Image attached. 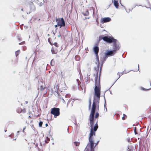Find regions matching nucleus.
Returning a JSON list of instances; mask_svg holds the SVG:
<instances>
[{"label":"nucleus","mask_w":151,"mask_h":151,"mask_svg":"<svg viewBox=\"0 0 151 151\" xmlns=\"http://www.w3.org/2000/svg\"><path fill=\"white\" fill-rule=\"evenodd\" d=\"M103 63L101 65L100 68V72L99 78H98V72L96 73V75L95 78L94 88V93L93 96V99L98 100V104H99L100 98L101 93V86L100 85V75L101 66Z\"/></svg>","instance_id":"obj_1"},{"label":"nucleus","mask_w":151,"mask_h":151,"mask_svg":"<svg viewBox=\"0 0 151 151\" xmlns=\"http://www.w3.org/2000/svg\"><path fill=\"white\" fill-rule=\"evenodd\" d=\"M113 50H106L105 52V56L106 57H109L114 55L116 53L117 51L119 50L120 47L119 42L116 39V40L112 42Z\"/></svg>","instance_id":"obj_2"},{"label":"nucleus","mask_w":151,"mask_h":151,"mask_svg":"<svg viewBox=\"0 0 151 151\" xmlns=\"http://www.w3.org/2000/svg\"><path fill=\"white\" fill-rule=\"evenodd\" d=\"M98 103V100L93 99L92 105V108L89 118V121L91 123H92V121L94 122V115L95 113L96 109H99V105H98V106H96Z\"/></svg>","instance_id":"obj_3"},{"label":"nucleus","mask_w":151,"mask_h":151,"mask_svg":"<svg viewBox=\"0 0 151 151\" xmlns=\"http://www.w3.org/2000/svg\"><path fill=\"white\" fill-rule=\"evenodd\" d=\"M102 39L109 44L112 43V42H114V40H116L112 36H104L103 35H101L99 36V40L96 43L97 44V45H99V42Z\"/></svg>","instance_id":"obj_4"},{"label":"nucleus","mask_w":151,"mask_h":151,"mask_svg":"<svg viewBox=\"0 0 151 151\" xmlns=\"http://www.w3.org/2000/svg\"><path fill=\"white\" fill-rule=\"evenodd\" d=\"M50 113L54 115L55 118H56L60 114V109L58 108L54 107L51 109Z\"/></svg>","instance_id":"obj_5"},{"label":"nucleus","mask_w":151,"mask_h":151,"mask_svg":"<svg viewBox=\"0 0 151 151\" xmlns=\"http://www.w3.org/2000/svg\"><path fill=\"white\" fill-rule=\"evenodd\" d=\"M89 143L88 144L87 146L85 148L84 151H89V149L87 148L88 145H89L90 146V151H94V148L96 146H94V143L93 140H89Z\"/></svg>","instance_id":"obj_6"},{"label":"nucleus","mask_w":151,"mask_h":151,"mask_svg":"<svg viewBox=\"0 0 151 151\" xmlns=\"http://www.w3.org/2000/svg\"><path fill=\"white\" fill-rule=\"evenodd\" d=\"M90 126L91 128L90 131V133L89 134V140H93V128L94 125V122L92 121V123L90 122Z\"/></svg>","instance_id":"obj_7"},{"label":"nucleus","mask_w":151,"mask_h":151,"mask_svg":"<svg viewBox=\"0 0 151 151\" xmlns=\"http://www.w3.org/2000/svg\"><path fill=\"white\" fill-rule=\"evenodd\" d=\"M56 22L59 24H61L62 25H60V28L62 27H64L65 26V23L64 19L63 18H62L60 19L59 18L57 19L56 18Z\"/></svg>","instance_id":"obj_8"},{"label":"nucleus","mask_w":151,"mask_h":151,"mask_svg":"<svg viewBox=\"0 0 151 151\" xmlns=\"http://www.w3.org/2000/svg\"><path fill=\"white\" fill-rule=\"evenodd\" d=\"M96 56V64L97 65V68H95V69L96 70V71L97 72H98L99 66H100V63H99V57L98 55V53L95 54Z\"/></svg>","instance_id":"obj_9"},{"label":"nucleus","mask_w":151,"mask_h":151,"mask_svg":"<svg viewBox=\"0 0 151 151\" xmlns=\"http://www.w3.org/2000/svg\"><path fill=\"white\" fill-rule=\"evenodd\" d=\"M29 8L30 9L29 13L32 12H34L35 11V7L32 2H30L29 3Z\"/></svg>","instance_id":"obj_10"},{"label":"nucleus","mask_w":151,"mask_h":151,"mask_svg":"<svg viewBox=\"0 0 151 151\" xmlns=\"http://www.w3.org/2000/svg\"><path fill=\"white\" fill-rule=\"evenodd\" d=\"M111 18L110 17H104L101 18L100 20V22L103 24L110 21L111 20Z\"/></svg>","instance_id":"obj_11"},{"label":"nucleus","mask_w":151,"mask_h":151,"mask_svg":"<svg viewBox=\"0 0 151 151\" xmlns=\"http://www.w3.org/2000/svg\"><path fill=\"white\" fill-rule=\"evenodd\" d=\"M95 46H94L93 48V50L95 54H97L99 53V48L98 46L99 45H97V44H95Z\"/></svg>","instance_id":"obj_12"},{"label":"nucleus","mask_w":151,"mask_h":151,"mask_svg":"<svg viewBox=\"0 0 151 151\" xmlns=\"http://www.w3.org/2000/svg\"><path fill=\"white\" fill-rule=\"evenodd\" d=\"M98 120H97L96 123L95 124L94 126H93V135H95V132L96 131L98 128V125L97 124L98 123Z\"/></svg>","instance_id":"obj_13"},{"label":"nucleus","mask_w":151,"mask_h":151,"mask_svg":"<svg viewBox=\"0 0 151 151\" xmlns=\"http://www.w3.org/2000/svg\"><path fill=\"white\" fill-rule=\"evenodd\" d=\"M138 69L137 70H137H131L129 71L128 72H126L125 71V70H124V71L122 72V73L118 72V73H117V75H118V74L119 75V77L118 78V79H117V80L120 78V77L122 75H123L124 74H126V73H128L129 72V71H137L138 70H139V64H138Z\"/></svg>","instance_id":"obj_14"},{"label":"nucleus","mask_w":151,"mask_h":151,"mask_svg":"<svg viewBox=\"0 0 151 151\" xmlns=\"http://www.w3.org/2000/svg\"><path fill=\"white\" fill-rule=\"evenodd\" d=\"M61 48H60L58 50L57 49H55V50H54L53 47H52L51 50L52 53L53 54H56L58 52V51H61Z\"/></svg>","instance_id":"obj_15"},{"label":"nucleus","mask_w":151,"mask_h":151,"mask_svg":"<svg viewBox=\"0 0 151 151\" xmlns=\"http://www.w3.org/2000/svg\"><path fill=\"white\" fill-rule=\"evenodd\" d=\"M113 4L114 6L117 9L118 8L119 4L118 2H117V1H114Z\"/></svg>","instance_id":"obj_16"},{"label":"nucleus","mask_w":151,"mask_h":151,"mask_svg":"<svg viewBox=\"0 0 151 151\" xmlns=\"http://www.w3.org/2000/svg\"><path fill=\"white\" fill-rule=\"evenodd\" d=\"M84 16H87L89 15V12L88 10H86V11L82 12Z\"/></svg>","instance_id":"obj_17"},{"label":"nucleus","mask_w":151,"mask_h":151,"mask_svg":"<svg viewBox=\"0 0 151 151\" xmlns=\"http://www.w3.org/2000/svg\"><path fill=\"white\" fill-rule=\"evenodd\" d=\"M91 98H90L89 99V105H88V110H90L91 108Z\"/></svg>","instance_id":"obj_18"},{"label":"nucleus","mask_w":151,"mask_h":151,"mask_svg":"<svg viewBox=\"0 0 151 151\" xmlns=\"http://www.w3.org/2000/svg\"><path fill=\"white\" fill-rule=\"evenodd\" d=\"M99 113L98 112H97L96 113L95 116H94V121L96 119L99 117Z\"/></svg>","instance_id":"obj_19"},{"label":"nucleus","mask_w":151,"mask_h":151,"mask_svg":"<svg viewBox=\"0 0 151 151\" xmlns=\"http://www.w3.org/2000/svg\"><path fill=\"white\" fill-rule=\"evenodd\" d=\"M50 64L52 66H53L54 65L55 62H54V60L53 59H52L51 60V61L50 62Z\"/></svg>","instance_id":"obj_20"},{"label":"nucleus","mask_w":151,"mask_h":151,"mask_svg":"<svg viewBox=\"0 0 151 151\" xmlns=\"http://www.w3.org/2000/svg\"><path fill=\"white\" fill-rule=\"evenodd\" d=\"M105 93V92H104V102H105L104 104V107L105 109L106 108V111H107V108H106V103L105 98V97L104 96Z\"/></svg>","instance_id":"obj_21"},{"label":"nucleus","mask_w":151,"mask_h":151,"mask_svg":"<svg viewBox=\"0 0 151 151\" xmlns=\"http://www.w3.org/2000/svg\"><path fill=\"white\" fill-rule=\"evenodd\" d=\"M22 111L23 109L20 108L19 109L17 110V112L18 113H21V112H22Z\"/></svg>","instance_id":"obj_22"},{"label":"nucleus","mask_w":151,"mask_h":151,"mask_svg":"<svg viewBox=\"0 0 151 151\" xmlns=\"http://www.w3.org/2000/svg\"><path fill=\"white\" fill-rule=\"evenodd\" d=\"M20 52V51L19 50H18L15 52V55L16 57H17L19 54Z\"/></svg>","instance_id":"obj_23"},{"label":"nucleus","mask_w":151,"mask_h":151,"mask_svg":"<svg viewBox=\"0 0 151 151\" xmlns=\"http://www.w3.org/2000/svg\"><path fill=\"white\" fill-rule=\"evenodd\" d=\"M73 143L76 146H79L80 144V142H74Z\"/></svg>","instance_id":"obj_24"},{"label":"nucleus","mask_w":151,"mask_h":151,"mask_svg":"<svg viewBox=\"0 0 151 151\" xmlns=\"http://www.w3.org/2000/svg\"><path fill=\"white\" fill-rule=\"evenodd\" d=\"M43 124V122L42 121H40L39 123V126L40 127H42Z\"/></svg>","instance_id":"obj_25"},{"label":"nucleus","mask_w":151,"mask_h":151,"mask_svg":"<svg viewBox=\"0 0 151 151\" xmlns=\"http://www.w3.org/2000/svg\"><path fill=\"white\" fill-rule=\"evenodd\" d=\"M75 58H76V60H77V61H79L80 59V57L77 56H76L75 57Z\"/></svg>","instance_id":"obj_26"},{"label":"nucleus","mask_w":151,"mask_h":151,"mask_svg":"<svg viewBox=\"0 0 151 151\" xmlns=\"http://www.w3.org/2000/svg\"><path fill=\"white\" fill-rule=\"evenodd\" d=\"M53 45H55L56 47H59V45H58V44L56 42H54L53 44Z\"/></svg>","instance_id":"obj_27"},{"label":"nucleus","mask_w":151,"mask_h":151,"mask_svg":"<svg viewBox=\"0 0 151 151\" xmlns=\"http://www.w3.org/2000/svg\"><path fill=\"white\" fill-rule=\"evenodd\" d=\"M70 95L69 94H67L65 96V98H69L70 97Z\"/></svg>","instance_id":"obj_28"},{"label":"nucleus","mask_w":151,"mask_h":151,"mask_svg":"<svg viewBox=\"0 0 151 151\" xmlns=\"http://www.w3.org/2000/svg\"><path fill=\"white\" fill-rule=\"evenodd\" d=\"M137 129V128L136 127L134 128V132L135 134H137V132H136V130Z\"/></svg>","instance_id":"obj_29"},{"label":"nucleus","mask_w":151,"mask_h":151,"mask_svg":"<svg viewBox=\"0 0 151 151\" xmlns=\"http://www.w3.org/2000/svg\"><path fill=\"white\" fill-rule=\"evenodd\" d=\"M71 99H70L68 101V102L67 103V107L68 106V105L69 104V103L71 102Z\"/></svg>","instance_id":"obj_30"},{"label":"nucleus","mask_w":151,"mask_h":151,"mask_svg":"<svg viewBox=\"0 0 151 151\" xmlns=\"http://www.w3.org/2000/svg\"><path fill=\"white\" fill-rule=\"evenodd\" d=\"M60 98L63 101V102L64 103H65V101L64 100V99H63V98L62 97H60Z\"/></svg>","instance_id":"obj_31"},{"label":"nucleus","mask_w":151,"mask_h":151,"mask_svg":"<svg viewBox=\"0 0 151 151\" xmlns=\"http://www.w3.org/2000/svg\"><path fill=\"white\" fill-rule=\"evenodd\" d=\"M40 88L41 90V91H42L45 89V87H44L43 86H41L40 87Z\"/></svg>","instance_id":"obj_32"},{"label":"nucleus","mask_w":151,"mask_h":151,"mask_svg":"<svg viewBox=\"0 0 151 151\" xmlns=\"http://www.w3.org/2000/svg\"><path fill=\"white\" fill-rule=\"evenodd\" d=\"M130 147H128V150H127V151H133V150L130 148Z\"/></svg>","instance_id":"obj_33"},{"label":"nucleus","mask_w":151,"mask_h":151,"mask_svg":"<svg viewBox=\"0 0 151 151\" xmlns=\"http://www.w3.org/2000/svg\"><path fill=\"white\" fill-rule=\"evenodd\" d=\"M108 57H106V56H105L104 57V58L103 61H105L106 60V59L108 58Z\"/></svg>","instance_id":"obj_34"},{"label":"nucleus","mask_w":151,"mask_h":151,"mask_svg":"<svg viewBox=\"0 0 151 151\" xmlns=\"http://www.w3.org/2000/svg\"><path fill=\"white\" fill-rule=\"evenodd\" d=\"M85 79L86 80V82H87L88 81H89V82L90 81V80H89V79H88V78L87 77Z\"/></svg>","instance_id":"obj_35"},{"label":"nucleus","mask_w":151,"mask_h":151,"mask_svg":"<svg viewBox=\"0 0 151 151\" xmlns=\"http://www.w3.org/2000/svg\"><path fill=\"white\" fill-rule=\"evenodd\" d=\"M48 40V42L51 45H52V44L51 43V41H50V39L49 38Z\"/></svg>","instance_id":"obj_36"},{"label":"nucleus","mask_w":151,"mask_h":151,"mask_svg":"<svg viewBox=\"0 0 151 151\" xmlns=\"http://www.w3.org/2000/svg\"><path fill=\"white\" fill-rule=\"evenodd\" d=\"M60 25H61V24H59V23H57V24L55 25V27L56 28L58 26H60Z\"/></svg>","instance_id":"obj_37"},{"label":"nucleus","mask_w":151,"mask_h":151,"mask_svg":"<svg viewBox=\"0 0 151 151\" xmlns=\"http://www.w3.org/2000/svg\"><path fill=\"white\" fill-rule=\"evenodd\" d=\"M14 134L13 133H12V134H11L10 135H9V137H12L14 135Z\"/></svg>","instance_id":"obj_38"},{"label":"nucleus","mask_w":151,"mask_h":151,"mask_svg":"<svg viewBox=\"0 0 151 151\" xmlns=\"http://www.w3.org/2000/svg\"><path fill=\"white\" fill-rule=\"evenodd\" d=\"M74 101H72L71 102V106H73V103Z\"/></svg>","instance_id":"obj_39"},{"label":"nucleus","mask_w":151,"mask_h":151,"mask_svg":"<svg viewBox=\"0 0 151 151\" xmlns=\"http://www.w3.org/2000/svg\"><path fill=\"white\" fill-rule=\"evenodd\" d=\"M21 132V131H18L17 132V135L18 136L19 135V133Z\"/></svg>","instance_id":"obj_40"},{"label":"nucleus","mask_w":151,"mask_h":151,"mask_svg":"<svg viewBox=\"0 0 151 151\" xmlns=\"http://www.w3.org/2000/svg\"><path fill=\"white\" fill-rule=\"evenodd\" d=\"M147 2L149 4V7L150 6H151V5H150V2L148 0H147Z\"/></svg>","instance_id":"obj_41"},{"label":"nucleus","mask_w":151,"mask_h":151,"mask_svg":"<svg viewBox=\"0 0 151 151\" xmlns=\"http://www.w3.org/2000/svg\"><path fill=\"white\" fill-rule=\"evenodd\" d=\"M141 89L144 91H146V89L145 88H144L143 87H142L141 88Z\"/></svg>","instance_id":"obj_42"},{"label":"nucleus","mask_w":151,"mask_h":151,"mask_svg":"<svg viewBox=\"0 0 151 151\" xmlns=\"http://www.w3.org/2000/svg\"><path fill=\"white\" fill-rule=\"evenodd\" d=\"M43 4L41 2L40 3V4H39V5L40 6H42V5Z\"/></svg>","instance_id":"obj_43"},{"label":"nucleus","mask_w":151,"mask_h":151,"mask_svg":"<svg viewBox=\"0 0 151 151\" xmlns=\"http://www.w3.org/2000/svg\"><path fill=\"white\" fill-rule=\"evenodd\" d=\"M26 127H25L23 129V132H24V130L26 129Z\"/></svg>","instance_id":"obj_44"},{"label":"nucleus","mask_w":151,"mask_h":151,"mask_svg":"<svg viewBox=\"0 0 151 151\" xmlns=\"http://www.w3.org/2000/svg\"><path fill=\"white\" fill-rule=\"evenodd\" d=\"M120 4H121V5L122 6H123V7H124V8L125 9V10H126V9L125 7V6H124L122 5V4H121V1H120Z\"/></svg>","instance_id":"obj_45"},{"label":"nucleus","mask_w":151,"mask_h":151,"mask_svg":"<svg viewBox=\"0 0 151 151\" xmlns=\"http://www.w3.org/2000/svg\"><path fill=\"white\" fill-rule=\"evenodd\" d=\"M122 119L123 120H124L125 119V117H124V116H123L122 117Z\"/></svg>","instance_id":"obj_46"},{"label":"nucleus","mask_w":151,"mask_h":151,"mask_svg":"<svg viewBox=\"0 0 151 151\" xmlns=\"http://www.w3.org/2000/svg\"><path fill=\"white\" fill-rule=\"evenodd\" d=\"M99 140H98V141L96 143V144H95V146H96V145H97L98 144V143H99Z\"/></svg>","instance_id":"obj_47"},{"label":"nucleus","mask_w":151,"mask_h":151,"mask_svg":"<svg viewBox=\"0 0 151 151\" xmlns=\"http://www.w3.org/2000/svg\"><path fill=\"white\" fill-rule=\"evenodd\" d=\"M77 81V82H78V86H79V82L78 81H79L78 79H77L76 80Z\"/></svg>","instance_id":"obj_48"},{"label":"nucleus","mask_w":151,"mask_h":151,"mask_svg":"<svg viewBox=\"0 0 151 151\" xmlns=\"http://www.w3.org/2000/svg\"><path fill=\"white\" fill-rule=\"evenodd\" d=\"M48 126V124H47V123H46V124H45V127H47Z\"/></svg>","instance_id":"obj_49"},{"label":"nucleus","mask_w":151,"mask_h":151,"mask_svg":"<svg viewBox=\"0 0 151 151\" xmlns=\"http://www.w3.org/2000/svg\"><path fill=\"white\" fill-rule=\"evenodd\" d=\"M58 37H61V35H60H60H58Z\"/></svg>","instance_id":"obj_50"},{"label":"nucleus","mask_w":151,"mask_h":151,"mask_svg":"<svg viewBox=\"0 0 151 151\" xmlns=\"http://www.w3.org/2000/svg\"><path fill=\"white\" fill-rule=\"evenodd\" d=\"M123 116H124V117H125V116L127 117V116L124 114H123Z\"/></svg>","instance_id":"obj_51"},{"label":"nucleus","mask_w":151,"mask_h":151,"mask_svg":"<svg viewBox=\"0 0 151 151\" xmlns=\"http://www.w3.org/2000/svg\"><path fill=\"white\" fill-rule=\"evenodd\" d=\"M96 22H97L98 24L99 23L98 21V20H96Z\"/></svg>","instance_id":"obj_52"},{"label":"nucleus","mask_w":151,"mask_h":151,"mask_svg":"<svg viewBox=\"0 0 151 151\" xmlns=\"http://www.w3.org/2000/svg\"><path fill=\"white\" fill-rule=\"evenodd\" d=\"M136 6H142L143 7V6H142V5H139L138 6V5H136Z\"/></svg>","instance_id":"obj_53"},{"label":"nucleus","mask_w":151,"mask_h":151,"mask_svg":"<svg viewBox=\"0 0 151 151\" xmlns=\"http://www.w3.org/2000/svg\"><path fill=\"white\" fill-rule=\"evenodd\" d=\"M21 10L22 11H23V8H22V9H21Z\"/></svg>","instance_id":"obj_54"},{"label":"nucleus","mask_w":151,"mask_h":151,"mask_svg":"<svg viewBox=\"0 0 151 151\" xmlns=\"http://www.w3.org/2000/svg\"><path fill=\"white\" fill-rule=\"evenodd\" d=\"M114 1H117V2H118V0H114Z\"/></svg>","instance_id":"obj_55"},{"label":"nucleus","mask_w":151,"mask_h":151,"mask_svg":"<svg viewBox=\"0 0 151 151\" xmlns=\"http://www.w3.org/2000/svg\"><path fill=\"white\" fill-rule=\"evenodd\" d=\"M29 13V12H27V14H29V13Z\"/></svg>","instance_id":"obj_56"},{"label":"nucleus","mask_w":151,"mask_h":151,"mask_svg":"<svg viewBox=\"0 0 151 151\" xmlns=\"http://www.w3.org/2000/svg\"><path fill=\"white\" fill-rule=\"evenodd\" d=\"M145 7H146V8H150V7H146V6H144Z\"/></svg>","instance_id":"obj_57"},{"label":"nucleus","mask_w":151,"mask_h":151,"mask_svg":"<svg viewBox=\"0 0 151 151\" xmlns=\"http://www.w3.org/2000/svg\"><path fill=\"white\" fill-rule=\"evenodd\" d=\"M25 103H26V104H27V103H28V101H25Z\"/></svg>","instance_id":"obj_58"},{"label":"nucleus","mask_w":151,"mask_h":151,"mask_svg":"<svg viewBox=\"0 0 151 151\" xmlns=\"http://www.w3.org/2000/svg\"><path fill=\"white\" fill-rule=\"evenodd\" d=\"M57 93L58 94V95H59V93L57 92Z\"/></svg>","instance_id":"obj_59"},{"label":"nucleus","mask_w":151,"mask_h":151,"mask_svg":"<svg viewBox=\"0 0 151 151\" xmlns=\"http://www.w3.org/2000/svg\"><path fill=\"white\" fill-rule=\"evenodd\" d=\"M135 6H133L134 7L132 8V9L134 8L135 7Z\"/></svg>","instance_id":"obj_60"},{"label":"nucleus","mask_w":151,"mask_h":151,"mask_svg":"<svg viewBox=\"0 0 151 151\" xmlns=\"http://www.w3.org/2000/svg\"><path fill=\"white\" fill-rule=\"evenodd\" d=\"M35 0H32V1H35Z\"/></svg>","instance_id":"obj_61"},{"label":"nucleus","mask_w":151,"mask_h":151,"mask_svg":"<svg viewBox=\"0 0 151 151\" xmlns=\"http://www.w3.org/2000/svg\"><path fill=\"white\" fill-rule=\"evenodd\" d=\"M4 131L6 132L7 131V130H5Z\"/></svg>","instance_id":"obj_62"},{"label":"nucleus","mask_w":151,"mask_h":151,"mask_svg":"<svg viewBox=\"0 0 151 151\" xmlns=\"http://www.w3.org/2000/svg\"><path fill=\"white\" fill-rule=\"evenodd\" d=\"M29 118H31V116H29Z\"/></svg>","instance_id":"obj_63"},{"label":"nucleus","mask_w":151,"mask_h":151,"mask_svg":"<svg viewBox=\"0 0 151 151\" xmlns=\"http://www.w3.org/2000/svg\"><path fill=\"white\" fill-rule=\"evenodd\" d=\"M16 139H13V140H15Z\"/></svg>","instance_id":"obj_64"}]
</instances>
